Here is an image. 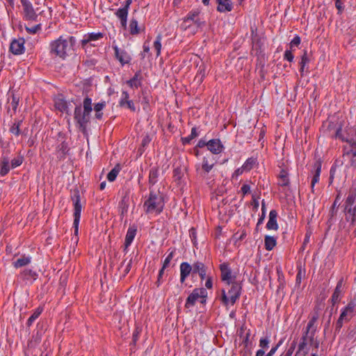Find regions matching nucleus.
<instances>
[{
    "mask_svg": "<svg viewBox=\"0 0 356 356\" xmlns=\"http://www.w3.org/2000/svg\"><path fill=\"white\" fill-rule=\"evenodd\" d=\"M24 40L23 38H18L13 40L10 45V51L15 54H22L24 51Z\"/></svg>",
    "mask_w": 356,
    "mask_h": 356,
    "instance_id": "nucleus-12",
    "label": "nucleus"
},
{
    "mask_svg": "<svg viewBox=\"0 0 356 356\" xmlns=\"http://www.w3.org/2000/svg\"><path fill=\"white\" fill-rule=\"evenodd\" d=\"M161 35H159L156 37V40L154 42V48L155 49L156 51V56H159L161 54Z\"/></svg>",
    "mask_w": 356,
    "mask_h": 356,
    "instance_id": "nucleus-46",
    "label": "nucleus"
},
{
    "mask_svg": "<svg viewBox=\"0 0 356 356\" xmlns=\"http://www.w3.org/2000/svg\"><path fill=\"white\" fill-rule=\"evenodd\" d=\"M207 291L204 288H196L193 292L188 296L185 307L190 308L195 305L197 300L200 298H207Z\"/></svg>",
    "mask_w": 356,
    "mask_h": 356,
    "instance_id": "nucleus-9",
    "label": "nucleus"
},
{
    "mask_svg": "<svg viewBox=\"0 0 356 356\" xmlns=\"http://www.w3.org/2000/svg\"><path fill=\"white\" fill-rule=\"evenodd\" d=\"M138 77V74H135V76H134L133 79H131L127 81L128 85L131 88H133V87L137 88L140 84V81H139V79Z\"/></svg>",
    "mask_w": 356,
    "mask_h": 356,
    "instance_id": "nucleus-53",
    "label": "nucleus"
},
{
    "mask_svg": "<svg viewBox=\"0 0 356 356\" xmlns=\"http://www.w3.org/2000/svg\"><path fill=\"white\" fill-rule=\"evenodd\" d=\"M55 107L62 113H68L70 109L67 102L61 97L58 96L55 99Z\"/></svg>",
    "mask_w": 356,
    "mask_h": 356,
    "instance_id": "nucleus-24",
    "label": "nucleus"
},
{
    "mask_svg": "<svg viewBox=\"0 0 356 356\" xmlns=\"http://www.w3.org/2000/svg\"><path fill=\"white\" fill-rule=\"evenodd\" d=\"M158 175L159 169L156 167L152 168L149 173V182L150 184L154 185L157 182Z\"/></svg>",
    "mask_w": 356,
    "mask_h": 356,
    "instance_id": "nucleus-36",
    "label": "nucleus"
},
{
    "mask_svg": "<svg viewBox=\"0 0 356 356\" xmlns=\"http://www.w3.org/2000/svg\"><path fill=\"white\" fill-rule=\"evenodd\" d=\"M277 213L275 210H271L269 213V219L266 224L268 229L277 230L278 225L277 223Z\"/></svg>",
    "mask_w": 356,
    "mask_h": 356,
    "instance_id": "nucleus-23",
    "label": "nucleus"
},
{
    "mask_svg": "<svg viewBox=\"0 0 356 356\" xmlns=\"http://www.w3.org/2000/svg\"><path fill=\"white\" fill-rule=\"evenodd\" d=\"M120 104L122 106H126L128 108L133 111L136 110L134 102L129 99V95L127 92H122Z\"/></svg>",
    "mask_w": 356,
    "mask_h": 356,
    "instance_id": "nucleus-27",
    "label": "nucleus"
},
{
    "mask_svg": "<svg viewBox=\"0 0 356 356\" xmlns=\"http://www.w3.org/2000/svg\"><path fill=\"white\" fill-rule=\"evenodd\" d=\"M309 62V59L307 56V51H305L304 54L302 55L301 58V62H300V72H302L305 70V67L307 63Z\"/></svg>",
    "mask_w": 356,
    "mask_h": 356,
    "instance_id": "nucleus-49",
    "label": "nucleus"
},
{
    "mask_svg": "<svg viewBox=\"0 0 356 356\" xmlns=\"http://www.w3.org/2000/svg\"><path fill=\"white\" fill-rule=\"evenodd\" d=\"M19 97L15 95L13 93H12V99L11 102L8 100V111H10L11 108L13 111V113H15L19 104Z\"/></svg>",
    "mask_w": 356,
    "mask_h": 356,
    "instance_id": "nucleus-39",
    "label": "nucleus"
},
{
    "mask_svg": "<svg viewBox=\"0 0 356 356\" xmlns=\"http://www.w3.org/2000/svg\"><path fill=\"white\" fill-rule=\"evenodd\" d=\"M41 29V24H38L32 26H26V30L28 33L31 34L36 33Z\"/></svg>",
    "mask_w": 356,
    "mask_h": 356,
    "instance_id": "nucleus-54",
    "label": "nucleus"
},
{
    "mask_svg": "<svg viewBox=\"0 0 356 356\" xmlns=\"http://www.w3.org/2000/svg\"><path fill=\"white\" fill-rule=\"evenodd\" d=\"M75 42L72 36L66 38L60 36L50 43V53L64 59L72 54Z\"/></svg>",
    "mask_w": 356,
    "mask_h": 356,
    "instance_id": "nucleus-2",
    "label": "nucleus"
},
{
    "mask_svg": "<svg viewBox=\"0 0 356 356\" xmlns=\"http://www.w3.org/2000/svg\"><path fill=\"white\" fill-rule=\"evenodd\" d=\"M74 205V222L73 227L74 228L75 235L78 234L79 232V223L81 218V213L82 210V206L80 202V194L78 190H74L73 195L71 197Z\"/></svg>",
    "mask_w": 356,
    "mask_h": 356,
    "instance_id": "nucleus-6",
    "label": "nucleus"
},
{
    "mask_svg": "<svg viewBox=\"0 0 356 356\" xmlns=\"http://www.w3.org/2000/svg\"><path fill=\"white\" fill-rule=\"evenodd\" d=\"M214 159L212 156H205L203 158L202 168L205 172H209L214 165Z\"/></svg>",
    "mask_w": 356,
    "mask_h": 356,
    "instance_id": "nucleus-28",
    "label": "nucleus"
},
{
    "mask_svg": "<svg viewBox=\"0 0 356 356\" xmlns=\"http://www.w3.org/2000/svg\"><path fill=\"white\" fill-rule=\"evenodd\" d=\"M205 286H206L207 289H211V288H212V286H213V282H212V279H211V277H209V276H208V277H207V279L206 282H205Z\"/></svg>",
    "mask_w": 356,
    "mask_h": 356,
    "instance_id": "nucleus-64",
    "label": "nucleus"
},
{
    "mask_svg": "<svg viewBox=\"0 0 356 356\" xmlns=\"http://www.w3.org/2000/svg\"><path fill=\"white\" fill-rule=\"evenodd\" d=\"M21 3L23 7L24 17L26 19L35 21L37 18L36 12H39L40 14L44 12L43 9L39 7L34 9L29 0H21Z\"/></svg>",
    "mask_w": 356,
    "mask_h": 356,
    "instance_id": "nucleus-7",
    "label": "nucleus"
},
{
    "mask_svg": "<svg viewBox=\"0 0 356 356\" xmlns=\"http://www.w3.org/2000/svg\"><path fill=\"white\" fill-rule=\"evenodd\" d=\"M356 314V300L350 301L341 312L335 325V332H339L343 322H348Z\"/></svg>",
    "mask_w": 356,
    "mask_h": 356,
    "instance_id": "nucleus-4",
    "label": "nucleus"
},
{
    "mask_svg": "<svg viewBox=\"0 0 356 356\" xmlns=\"http://www.w3.org/2000/svg\"><path fill=\"white\" fill-rule=\"evenodd\" d=\"M175 252V250H171L168 254L167 257L165 259L164 262L163 264V269H165L168 267L171 260L172 259L174 254Z\"/></svg>",
    "mask_w": 356,
    "mask_h": 356,
    "instance_id": "nucleus-47",
    "label": "nucleus"
},
{
    "mask_svg": "<svg viewBox=\"0 0 356 356\" xmlns=\"http://www.w3.org/2000/svg\"><path fill=\"white\" fill-rule=\"evenodd\" d=\"M22 125V122L21 121L14 123L10 129V132L11 134H19L22 131L20 128Z\"/></svg>",
    "mask_w": 356,
    "mask_h": 356,
    "instance_id": "nucleus-50",
    "label": "nucleus"
},
{
    "mask_svg": "<svg viewBox=\"0 0 356 356\" xmlns=\"http://www.w3.org/2000/svg\"><path fill=\"white\" fill-rule=\"evenodd\" d=\"M129 202V197L127 195H124L119 203V209L120 215L123 216L128 211Z\"/></svg>",
    "mask_w": 356,
    "mask_h": 356,
    "instance_id": "nucleus-30",
    "label": "nucleus"
},
{
    "mask_svg": "<svg viewBox=\"0 0 356 356\" xmlns=\"http://www.w3.org/2000/svg\"><path fill=\"white\" fill-rule=\"evenodd\" d=\"M221 301L225 306L228 305L230 302V298L228 294L227 295L225 290H222Z\"/></svg>",
    "mask_w": 356,
    "mask_h": 356,
    "instance_id": "nucleus-57",
    "label": "nucleus"
},
{
    "mask_svg": "<svg viewBox=\"0 0 356 356\" xmlns=\"http://www.w3.org/2000/svg\"><path fill=\"white\" fill-rule=\"evenodd\" d=\"M241 286L237 282H232L231 289L228 291L230 303L233 305L241 296Z\"/></svg>",
    "mask_w": 356,
    "mask_h": 356,
    "instance_id": "nucleus-11",
    "label": "nucleus"
},
{
    "mask_svg": "<svg viewBox=\"0 0 356 356\" xmlns=\"http://www.w3.org/2000/svg\"><path fill=\"white\" fill-rule=\"evenodd\" d=\"M341 127V122L338 119L332 118L323 123V131L330 134H340Z\"/></svg>",
    "mask_w": 356,
    "mask_h": 356,
    "instance_id": "nucleus-10",
    "label": "nucleus"
},
{
    "mask_svg": "<svg viewBox=\"0 0 356 356\" xmlns=\"http://www.w3.org/2000/svg\"><path fill=\"white\" fill-rule=\"evenodd\" d=\"M197 135H188L187 137L181 138V141L184 145L189 144Z\"/></svg>",
    "mask_w": 356,
    "mask_h": 356,
    "instance_id": "nucleus-58",
    "label": "nucleus"
},
{
    "mask_svg": "<svg viewBox=\"0 0 356 356\" xmlns=\"http://www.w3.org/2000/svg\"><path fill=\"white\" fill-rule=\"evenodd\" d=\"M208 268L201 261H195L193 264V274H198L202 273L204 272H207Z\"/></svg>",
    "mask_w": 356,
    "mask_h": 356,
    "instance_id": "nucleus-32",
    "label": "nucleus"
},
{
    "mask_svg": "<svg viewBox=\"0 0 356 356\" xmlns=\"http://www.w3.org/2000/svg\"><path fill=\"white\" fill-rule=\"evenodd\" d=\"M343 286V278H341L337 282V286H336L332 296L331 300H332L333 305L340 301V299H341L340 296L342 293Z\"/></svg>",
    "mask_w": 356,
    "mask_h": 356,
    "instance_id": "nucleus-20",
    "label": "nucleus"
},
{
    "mask_svg": "<svg viewBox=\"0 0 356 356\" xmlns=\"http://www.w3.org/2000/svg\"><path fill=\"white\" fill-rule=\"evenodd\" d=\"M106 102H102L97 103L94 106V110L95 112V117L97 119H101L103 115V113L102 112L104 108L106 106Z\"/></svg>",
    "mask_w": 356,
    "mask_h": 356,
    "instance_id": "nucleus-37",
    "label": "nucleus"
},
{
    "mask_svg": "<svg viewBox=\"0 0 356 356\" xmlns=\"http://www.w3.org/2000/svg\"><path fill=\"white\" fill-rule=\"evenodd\" d=\"M143 207L147 213L159 214L164 207L163 195L159 192L150 191L149 197L144 202Z\"/></svg>",
    "mask_w": 356,
    "mask_h": 356,
    "instance_id": "nucleus-3",
    "label": "nucleus"
},
{
    "mask_svg": "<svg viewBox=\"0 0 356 356\" xmlns=\"http://www.w3.org/2000/svg\"><path fill=\"white\" fill-rule=\"evenodd\" d=\"M276 238L273 236L266 235L264 238V246L266 250H272L276 245Z\"/></svg>",
    "mask_w": 356,
    "mask_h": 356,
    "instance_id": "nucleus-33",
    "label": "nucleus"
},
{
    "mask_svg": "<svg viewBox=\"0 0 356 356\" xmlns=\"http://www.w3.org/2000/svg\"><path fill=\"white\" fill-rule=\"evenodd\" d=\"M137 233V227L135 225H131L127 230L124 240V251L132 243Z\"/></svg>",
    "mask_w": 356,
    "mask_h": 356,
    "instance_id": "nucleus-15",
    "label": "nucleus"
},
{
    "mask_svg": "<svg viewBox=\"0 0 356 356\" xmlns=\"http://www.w3.org/2000/svg\"><path fill=\"white\" fill-rule=\"evenodd\" d=\"M318 314L315 312L309 319L306 330L304 332L303 335L301 338V341L298 346V351L302 352L304 355H306L309 353L307 344L313 346L315 341V334L317 330L316 322L318 319Z\"/></svg>",
    "mask_w": 356,
    "mask_h": 356,
    "instance_id": "nucleus-1",
    "label": "nucleus"
},
{
    "mask_svg": "<svg viewBox=\"0 0 356 356\" xmlns=\"http://www.w3.org/2000/svg\"><path fill=\"white\" fill-rule=\"evenodd\" d=\"M10 159L7 156H3L0 161V175L3 177L6 175L10 170Z\"/></svg>",
    "mask_w": 356,
    "mask_h": 356,
    "instance_id": "nucleus-25",
    "label": "nucleus"
},
{
    "mask_svg": "<svg viewBox=\"0 0 356 356\" xmlns=\"http://www.w3.org/2000/svg\"><path fill=\"white\" fill-rule=\"evenodd\" d=\"M129 31L130 33L132 35L138 34L140 32V29L138 26V22L134 19H132L130 22Z\"/></svg>",
    "mask_w": 356,
    "mask_h": 356,
    "instance_id": "nucleus-44",
    "label": "nucleus"
},
{
    "mask_svg": "<svg viewBox=\"0 0 356 356\" xmlns=\"http://www.w3.org/2000/svg\"><path fill=\"white\" fill-rule=\"evenodd\" d=\"M69 147L67 144L65 142H63L58 147L57 149V158L59 160H64L65 159V156L69 151Z\"/></svg>",
    "mask_w": 356,
    "mask_h": 356,
    "instance_id": "nucleus-29",
    "label": "nucleus"
},
{
    "mask_svg": "<svg viewBox=\"0 0 356 356\" xmlns=\"http://www.w3.org/2000/svg\"><path fill=\"white\" fill-rule=\"evenodd\" d=\"M284 58L289 62H292L293 60V55L292 50H286L284 53Z\"/></svg>",
    "mask_w": 356,
    "mask_h": 356,
    "instance_id": "nucleus-60",
    "label": "nucleus"
},
{
    "mask_svg": "<svg viewBox=\"0 0 356 356\" xmlns=\"http://www.w3.org/2000/svg\"><path fill=\"white\" fill-rule=\"evenodd\" d=\"M300 43V38L298 36H296L290 43V48L293 50V47H297Z\"/></svg>",
    "mask_w": 356,
    "mask_h": 356,
    "instance_id": "nucleus-59",
    "label": "nucleus"
},
{
    "mask_svg": "<svg viewBox=\"0 0 356 356\" xmlns=\"http://www.w3.org/2000/svg\"><path fill=\"white\" fill-rule=\"evenodd\" d=\"M192 24L193 27L191 28L192 29L191 33H195L197 29L205 24V22L198 16V17L192 23Z\"/></svg>",
    "mask_w": 356,
    "mask_h": 356,
    "instance_id": "nucleus-43",
    "label": "nucleus"
},
{
    "mask_svg": "<svg viewBox=\"0 0 356 356\" xmlns=\"http://www.w3.org/2000/svg\"><path fill=\"white\" fill-rule=\"evenodd\" d=\"M128 10L124 8H122L115 12V15L120 19L121 25L124 29L127 27Z\"/></svg>",
    "mask_w": 356,
    "mask_h": 356,
    "instance_id": "nucleus-26",
    "label": "nucleus"
},
{
    "mask_svg": "<svg viewBox=\"0 0 356 356\" xmlns=\"http://www.w3.org/2000/svg\"><path fill=\"white\" fill-rule=\"evenodd\" d=\"M114 50L115 56L122 65L130 62L131 57L127 52L120 50L118 47H114Z\"/></svg>",
    "mask_w": 356,
    "mask_h": 356,
    "instance_id": "nucleus-22",
    "label": "nucleus"
},
{
    "mask_svg": "<svg viewBox=\"0 0 356 356\" xmlns=\"http://www.w3.org/2000/svg\"><path fill=\"white\" fill-rule=\"evenodd\" d=\"M314 169H315V174L313 176L312 180V188H314V185L318 182L319 181V177L321 171V161H316L314 163Z\"/></svg>",
    "mask_w": 356,
    "mask_h": 356,
    "instance_id": "nucleus-31",
    "label": "nucleus"
},
{
    "mask_svg": "<svg viewBox=\"0 0 356 356\" xmlns=\"http://www.w3.org/2000/svg\"><path fill=\"white\" fill-rule=\"evenodd\" d=\"M83 111H84L86 115H90V113L92 112V100L89 97H86L83 100Z\"/></svg>",
    "mask_w": 356,
    "mask_h": 356,
    "instance_id": "nucleus-38",
    "label": "nucleus"
},
{
    "mask_svg": "<svg viewBox=\"0 0 356 356\" xmlns=\"http://www.w3.org/2000/svg\"><path fill=\"white\" fill-rule=\"evenodd\" d=\"M220 270L222 280L227 282V283L229 284L232 282V270L229 268V265L226 263L220 264Z\"/></svg>",
    "mask_w": 356,
    "mask_h": 356,
    "instance_id": "nucleus-18",
    "label": "nucleus"
},
{
    "mask_svg": "<svg viewBox=\"0 0 356 356\" xmlns=\"http://www.w3.org/2000/svg\"><path fill=\"white\" fill-rule=\"evenodd\" d=\"M289 184V179L284 172L280 175L279 185L286 186Z\"/></svg>",
    "mask_w": 356,
    "mask_h": 356,
    "instance_id": "nucleus-52",
    "label": "nucleus"
},
{
    "mask_svg": "<svg viewBox=\"0 0 356 356\" xmlns=\"http://www.w3.org/2000/svg\"><path fill=\"white\" fill-rule=\"evenodd\" d=\"M261 216L259 217V220H258V222L257 223V228H258V227L263 223L264 219H265V217H266V207H265V202L264 201H262V203H261Z\"/></svg>",
    "mask_w": 356,
    "mask_h": 356,
    "instance_id": "nucleus-48",
    "label": "nucleus"
},
{
    "mask_svg": "<svg viewBox=\"0 0 356 356\" xmlns=\"http://www.w3.org/2000/svg\"><path fill=\"white\" fill-rule=\"evenodd\" d=\"M257 163V159L250 157L246 160L245 163L242 165L245 171H250Z\"/></svg>",
    "mask_w": 356,
    "mask_h": 356,
    "instance_id": "nucleus-41",
    "label": "nucleus"
},
{
    "mask_svg": "<svg viewBox=\"0 0 356 356\" xmlns=\"http://www.w3.org/2000/svg\"><path fill=\"white\" fill-rule=\"evenodd\" d=\"M74 118L77 121V122L80 124L81 127H83L85 123H86L89 119L90 115H86V113L83 111L82 108L79 106H76L74 111Z\"/></svg>",
    "mask_w": 356,
    "mask_h": 356,
    "instance_id": "nucleus-14",
    "label": "nucleus"
},
{
    "mask_svg": "<svg viewBox=\"0 0 356 356\" xmlns=\"http://www.w3.org/2000/svg\"><path fill=\"white\" fill-rule=\"evenodd\" d=\"M23 162V157L18 156L11 160V168H15L19 166Z\"/></svg>",
    "mask_w": 356,
    "mask_h": 356,
    "instance_id": "nucleus-51",
    "label": "nucleus"
},
{
    "mask_svg": "<svg viewBox=\"0 0 356 356\" xmlns=\"http://www.w3.org/2000/svg\"><path fill=\"white\" fill-rule=\"evenodd\" d=\"M221 301L225 306L228 305L230 302V298L228 294L227 295L225 290H222Z\"/></svg>",
    "mask_w": 356,
    "mask_h": 356,
    "instance_id": "nucleus-56",
    "label": "nucleus"
},
{
    "mask_svg": "<svg viewBox=\"0 0 356 356\" xmlns=\"http://www.w3.org/2000/svg\"><path fill=\"white\" fill-rule=\"evenodd\" d=\"M270 340L268 337H264L259 340V346L261 349H266L268 348Z\"/></svg>",
    "mask_w": 356,
    "mask_h": 356,
    "instance_id": "nucleus-55",
    "label": "nucleus"
},
{
    "mask_svg": "<svg viewBox=\"0 0 356 356\" xmlns=\"http://www.w3.org/2000/svg\"><path fill=\"white\" fill-rule=\"evenodd\" d=\"M24 273L25 277L27 279H29V277L35 279V276L36 275L35 273L31 270H25L24 271Z\"/></svg>",
    "mask_w": 356,
    "mask_h": 356,
    "instance_id": "nucleus-61",
    "label": "nucleus"
},
{
    "mask_svg": "<svg viewBox=\"0 0 356 356\" xmlns=\"http://www.w3.org/2000/svg\"><path fill=\"white\" fill-rule=\"evenodd\" d=\"M152 140V138L149 137V135H146L143 139L142 140L140 147L138 148V152H139L140 155H142V154L144 152L145 147L148 145V144Z\"/></svg>",
    "mask_w": 356,
    "mask_h": 356,
    "instance_id": "nucleus-45",
    "label": "nucleus"
},
{
    "mask_svg": "<svg viewBox=\"0 0 356 356\" xmlns=\"http://www.w3.org/2000/svg\"><path fill=\"white\" fill-rule=\"evenodd\" d=\"M132 264V258H131L127 262V259H124L121 264L120 266L118 268L120 271H122V276H125L129 271L131 268Z\"/></svg>",
    "mask_w": 356,
    "mask_h": 356,
    "instance_id": "nucleus-34",
    "label": "nucleus"
},
{
    "mask_svg": "<svg viewBox=\"0 0 356 356\" xmlns=\"http://www.w3.org/2000/svg\"><path fill=\"white\" fill-rule=\"evenodd\" d=\"M200 15V10L198 9L191 11L184 19L181 27L184 29H188L193 27L192 23Z\"/></svg>",
    "mask_w": 356,
    "mask_h": 356,
    "instance_id": "nucleus-13",
    "label": "nucleus"
},
{
    "mask_svg": "<svg viewBox=\"0 0 356 356\" xmlns=\"http://www.w3.org/2000/svg\"><path fill=\"white\" fill-rule=\"evenodd\" d=\"M42 312V308H41V307L37 308L34 311L33 314L29 318L27 323H26V325L28 327H30L33 324V323L39 317V316L41 314Z\"/></svg>",
    "mask_w": 356,
    "mask_h": 356,
    "instance_id": "nucleus-40",
    "label": "nucleus"
},
{
    "mask_svg": "<svg viewBox=\"0 0 356 356\" xmlns=\"http://www.w3.org/2000/svg\"><path fill=\"white\" fill-rule=\"evenodd\" d=\"M31 262V257L23 255L21 258L17 259L13 262L15 268H18L28 265Z\"/></svg>",
    "mask_w": 356,
    "mask_h": 356,
    "instance_id": "nucleus-35",
    "label": "nucleus"
},
{
    "mask_svg": "<svg viewBox=\"0 0 356 356\" xmlns=\"http://www.w3.org/2000/svg\"><path fill=\"white\" fill-rule=\"evenodd\" d=\"M208 149L213 154H219L222 151L223 146L218 139H212L207 143Z\"/></svg>",
    "mask_w": 356,
    "mask_h": 356,
    "instance_id": "nucleus-17",
    "label": "nucleus"
},
{
    "mask_svg": "<svg viewBox=\"0 0 356 356\" xmlns=\"http://www.w3.org/2000/svg\"><path fill=\"white\" fill-rule=\"evenodd\" d=\"M241 190L243 195H245L250 192V186L248 184H244L241 187Z\"/></svg>",
    "mask_w": 356,
    "mask_h": 356,
    "instance_id": "nucleus-63",
    "label": "nucleus"
},
{
    "mask_svg": "<svg viewBox=\"0 0 356 356\" xmlns=\"http://www.w3.org/2000/svg\"><path fill=\"white\" fill-rule=\"evenodd\" d=\"M282 341H280L275 347H273L271 350L265 356H273L277 351L278 347L282 344Z\"/></svg>",
    "mask_w": 356,
    "mask_h": 356,
    "instance_id": "nucleus-62",
    "label": "nucleus"
},
{
    "mask_svg": "<svg viewBox=\"0 0 356 356\" xmlns=\"http://www.w3.org/2000/svg\"><path fill=\"white\" fill-rule=\"evenodd\" d=\"M193 273V265H190L188 262H182L180 264V282L184 283L188 276Z\"/></svg>",
    "mask_w": 356,
    "mask_h": 356,
    "instance_id": "nucleus-16",
    "label": "nucleus"
},
{
    "mask_svg": "<svg viewBox=\"0 0 356 356\" xmlns=\"http://www.w3.org/2000/svg\"><path fill=\"white\" fill-rule=\"evenodd\" d=\"M356 200V188H351L345 202V211L352 217L351 224L356 225V204L353 207ZM356 237V228L353 232Z\"/></svg>",
    "mask_w": 356,
    "mask_h": 356,
    "instance_id": "nucleus-5",
    "label": "nucleus"
},
{
    "mask_svg": "<svg viewBox=\"0 0 356 356\" xmlns=\"http://www.w3.org/2000/svg\"><path fill=\"white\" fill-rule=\"evenodd\" d=\"M350 135H335L342 140L348 142L352 149L346 153V156H350V163L352 166L356 168V135L354 138H349Z\"/></svg>",
    "mask_w": 356,
    "mask_h": 356,
    "instance_id": "nucleus-8",
    "label": "nucleus"
},
{
    "mask_svg": "<svg viewBox=\"0 0 356 356\" xmlns=\"http://www.w3.org/2000/svg\"><path fill=\"white\" fill-rule=\"evenodd\" d=\"M103 38V33H91L87 35H85L83 40L81 41L82 47H85L86 44L88 43H91L92 42H95L96 40H100Z\"/></svg>",
    "mask_w": 356,
    "mask_h": 356,
    "instance_id": "nucleus-19",
    "label": "nucleus"
},
{
    "mask_svg": "<svg viewBox=\"0 0 356 356\" xmlns=\"http://www.w3.org/2000/svg\"><path fill=\"white\" fill-rule=\"evenodd\" d=\"M218 3L217 10L220 13L230 12L233 8L231 0H216Z\"/></svg>",
    "mask_w": 356,
    "mask_h": 356,
    "instance_id": "nucleus-21",
    "label": "nucleus"
},
{
    "mask_svg": "<svg viewBox=\"0 0 356 356\" xmlns=\"http://www.w3.org/2000/svg\"><path fill=\"white\" fill-rule=\"evenodd\" d=\"M120 168L119 165H117L113 168L107 175V179L110 181H113L115 179L117 175H118L120 172Z\"/></svg>",
    "mask_w": 356,
    "mask_h": 356,
    "instance_id": "nucleus-42",
    "label": "nucleus"
}]
</instances>
